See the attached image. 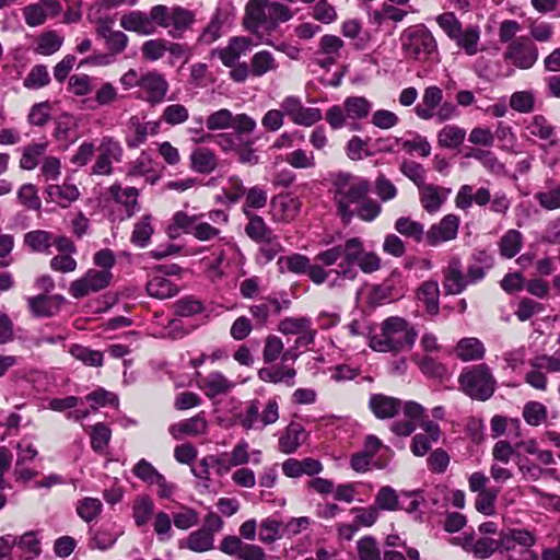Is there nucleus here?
Returning <instances> with one entry per match:
<instances>
[{
    "instance_id": "1",
    "label": "nucleus",
    "mask_w": 560,
    "mask_h": 560,
    "mask_svg": "<svg viewBox=\"0 0 560 560\" xmlns=\"http://www.w3.org/2000/svg\"><path fill=\"white\" fill-rule=\"evenodd\" d=\"M370 182L347 172H339L332 179L334 201L345 223L354 215L362 221L372 222L382 212L381 203L369 197Z\"/></svg>"
},
{
    "instance_id": "2",
    "label": "nucleus",
    "mask_w": 560,
    "mask_h": 560,
    "mask_svg": "<svg viewBox=\"0 0 560 560\" xmlns=\"http://www.w3.org/2000/svg\"><path fill=\"white\" fill-rule=\"evenodd\" d=\"M339 259L342 261L339 264V269L334 272L346 279L355 278L354 265L365 273L374 272L381 266L380 257L373 252H366L359 237H351L343 244L322 250L315 256L316 261L327 267L335 265Z\"/></svg>"
},
{
    "instance_id": "3",
    "label": "nucleus",
    "mask_w": 560,
    "mask_h": 560,
    "mask_svg": "<svg viewBox=\"0 0 560 560\" xmlns=\"http://www.w3.org/2000/svg\"><path fill=\"white\" fill-rule=\"evenodd\" d=\"M290 8L276 0H249L245 7L243 26L262 43L270 45L266 37L275 32L280 23L290 21Z\"/></svg>"
},
{
    "instance_id": "4",
    "label": "nucleus",
    "mask_w": 560,
    "mask_h": 560,
    "mask_svg": "<svg viewBox=\"0 0 560 560\" xmlns=\"http://www.w3.org/2000/svg\"><path fill=\"white\" fill-rule=\"evenodd\" d=\"M417 332L401 317H389L382 324V331L371 339V348L378 352H399L410 349L415 343Z\"/></svg>"
},
{
    "instance_id": "5",
    "label": "nucleus",
    "mask_w": 560,
    "mask_h": 560,
    "mask_svg": "<svg viewBox=\"0 0 560 560\" xmlns=\"http://www.w3.org/2000/svg\"><path fill=\"white\" fill-rule=\"evenodd\" d=\"M439 27L455 43L467 56H475L479 49L480 28L477 25L463 27L462 22L454 12H444L435 18Z\"/></svg>"
},
{
    "instance_id": "6",
    "label": "nucleus",
    "mask_w": 560,
    "mask_h": 560,
    "mask_svg": "<svg viewBox=\"0 0 560 560\" xmlns=\"http://www.w3.org/2000/svg\"><path fill=\"white\" fill-rule=\"evenodd\" d=\"M257 523L255 520L244 522L240 527V535H228L221 541L219 550L228 556L235 557L238 560H268L265 550L253 544H246L242 540H255Z\"/></svg>"
},
{
    "instance_id": "7",
    "label": "nucleus",
    "mask_w": 560,
    "mask_h": 560,
    "mask_svg": "<svg viewBox=\"0 0 560 560\" xmlns=\"http://www.w3.org/2000/svg\"><path fill=\"white\" fill-rule=\"evenodd\" d=\"M401 49L408 59L425 62L438 54V42L423 24L407 27L400 35Z\"/></svg>"
},
{
    "instance_id": "8",
    "label": "nucleus",
    "mask_w": 560,
    "mask_h": 560,
    "mask_svg": "<svg viewBox=\"0 0 560 560\" xmlns=\"http://www.w3.org/2000/svg\"><path fill=\"white\" fill-rule=\"evenodd\" d=\"M458 383L460 390L471 399L485 401L494 393L497 381L486 364H477L464 370Z\"/></svg>"
},
{
    "instance_id": "9",
    "label": "nucleus",
    "mask_w": 560,
    "mask_h": 560,
    "mask_svg": "<svg viewBox=\"0 0 560 560\" xmlns=\"http://www.w3.org/2000/svg\"><path fill=\"white\" fill-rule=\"evenodd\" d=\"M536 540L535 534L528 529H509L501 533V553L508 560H539L538 555L532 550Z\"/></svg>"
},
{
    "instance_id": "10",
    "label": "nucleus",
    "mask_w": 560,
    "mask_h": 560,
    "mask_svg": "<svg viewBox=\"0 0 560 560\" xmlns=\"http://www.w3.org/2000/svg\"><path fill=\"white\" fill-rule=\"evenodd\" d=\"M153 18L156 19L159 26L168 28V34L173 38H180L195 21L191 11L182 7L168 8L163 4L153 7Z\"/></svg>"
},
{
    "instance_id": "11",
    "label": "nucleus",
    "mask_w": 560,
    "mask_h": 560,
    "mask_svg": "<svg viewBox=\"0 0 560 560\" xmlns=\"http://www.w3.org/2000/svg\"><path fill=\"white\" fill-rule=\"evenodd\" d=\"M240 424L245 431L264 429L273 424L279 419V405L275 399H270L260 410V402L257 399L250 400L244 411L238 416Z\"/></svg>"
},
{
    "instance_id": "12",
    "label": "nucleus",
    "mask_w": 560,
    "mask_h": 560,
    "mask_svg": "<svg viewBox=\"0 0 560 560\" xmlns=\"http://www.w3.org/2000/svg\"><path fill=\"white\" fill-rule=\"evenodd\" d=\"M113 279V272L108 270L89 269L83 276L69 284V294L80 300L106 289Z\"/></svg>"
},
{
    "instance_id": "13",
    "label": "nucleus",
    "mask_w": 560,
    "mask_h": 560,
    "mask_svg": "<svg viewBox=\"0 0 560 560\" xmlns=\"http://www.w3.org/2000/svg\"><path fill=\"white\" fill-rule=\"evenodd\" d=\"M503 58L520 69H529L538 59V48L528 37L522 36L509 44Z\"/></svg>"
},
{
    "instance_id": "14",
    "label": "nucleus",
    "mask_w": 560,
    "mask_h": 560,
    "mask_svg": "<svg viewBox=\"0 0 560 560\" xmlns=\"http://www.w3.org/2000/svg\"><path fill=\"white\" fill-rule=\"evenodd\" d=\"M97 152L92 174L110 175L113 173V163H118L122 159L124 149L121 144L113 137L106 136L101 139Z\"/></svg>"
},
{
    "instance_id": "15",
    "label": "nucleus",
    "mask_w": 560,
    "mask_h": 560,
    "mask_svg": "<svg viewBox=\"0 0 560 560\" xmlns=\"http://www.w3.org/2000/svg\"><path fill=\"white\" fill-rule=\"evenodd\" d=\"M280 107L294 124L300 126L310 127L323 118L319 108L305 107L296 96H287Z\"/></svg>"
},
{
    "instance_id": "16",
    "label": "nucleus",
    "mask_w": 560,
    "mask_h": 560,
    "mask_svg": "<svg viewBox=\"0 0 560 560\" xmlns=\"http://www.w3.org/2000/svg\"><path fill=\"white\" fill-rule=\"evenodd\" d=\"M120 26L127 31L142 36L153 35L156 32V19L153 18V7L149 14L142 11L124 13L119 21Z\"/></svg>"
},
{
    "instance_id": "17",
    "label": "nucleus",
    "mask_w": 560,
    "mask_h": 560,
    "mask_svg": "<svg viewBox=\"0 0 560 560\" xmlns=\"http://www.w3.org/2000/svg\"><path fill=\"white\" fill-rule=\"evenodd\" d=\"M160 130L159 121L143 122L138 116H131L127 121L125 141L129 149L139 148L143 144L149 135H156Z\"/></svg>"
},
{
    "instance_id": "18",
    "label": "nucleus",
    "mask_w": 560,
    "mask_h": 560,
    "mask_svg": "<svg viewBox=\"0 0 560 560\" xmlns=\"http://www.w3.org/2000/svg\"><path fill=\"white\" fill-rule=\"evenodd\" d=\"M140 91L148 103L155 105L166 96L168 83L163 74L158 71H149L140 75Z\"/></svg>"
},
{
    "instance_id": "19",
    "label": "nucleus",
    "mask_w": 560,
    "mask_h": 560,
    "mask_svg": "<svg viewBox=\"0 0 560 560\" xmlns=\"http://www.w3.org/2000/svg\"><path fill=\"white\" fill-rule=\"evenodd\" d=\"M61 12V5L57 0H40L23 9L25 23L35 27L45 23L48 18L57 16Z\"/></svg>"
},
{
    "instance_id": "20",
    "label": "nucleus",
    "mask_w": 560,
    "mask_h": 560,
    "mask_svg": "<svg viewBox=\"0 0 560 560\" xmlns=\"http://www.w3.org/2000/svg\"><path fill=\"white\" fill-rule=\"evenodd\" d=\"M254 46L253 39L247 36H234L228 45L217 49V55L225 67H233L242 56H245Z\"/></svg>"
},
{
    "instance_id": "21",
    "label": "nucleus",
    "mask_w": 560,
    "mask_h": 560,
    "mask_svg": "<svg viewBox=\"0 0 560 560\" xmlns=\"http://www.w3.org/2000/svg\"><path fill=\"white\" fill-rule=\"evenodd\" d=\"M467 285L462 261L458 257H453L443 270V288L445 293L452 295L460 294Z\"/></svg>"
},
{
    "instance_id": "22",
    "label": "nucleus",
    "mask_w": 560,
    "mask_h": 560,
    "mask_svg": "<svg viewBox=\"0 0 560 560\" xmlns=\"http://www.w3.org/2000/svg\"><path fill=\"white\" fill-rule=\"evenodd\" d=\"M300 211V202L288 195H277L271 198L269 213L275 222H289Z\"/></svg>"
},
{
    "instance_id": "23",
    "label": "nucleus",
    "mask_w": 560,
    "mask_h": 560,
    "mask_svg": "<svg viewBox=\"0 0 560 560\" xmlns=\"http://www.w3.org/2000/svg\"><path fill=\"white\" fill-rule=\"evenodd\" d=\"M459 225L458 217L454 214L445 215L438 224H434L427 232L429 245L436 246L440 243L454 240L457 235Z\"/></svg>"
},
{
    "instance_id": "24",
    "label": "nucleus",
    "mask_w": 560,
    "mask_h": 560,
    "mask_svg": "<svg viewBox=\"0 0 560 560\" xmlns=\"http://www.w3.org/2000/svg\"><path fill=\"white\" fill-rule=\"evenodd\" d=\"M308 433L301 423L291 422L279 438V451L283 454H293L305 443Z\"/></svg>"
},
{
    "instance_id": "25",
    "label": "nucleus",
    "mask_w": 560,
    "mask_h": 560,
    "mask_svg": "<svg viewBox=\"0 0 560 560\" xmlns=\"http://www.w3.org/2000/svg\"><path fill=\"white\" fill-rule=\"evenodd\" d=\"M448 194V189L432 184H425L419 188L421 206L429 213L439 211Z\"/></svg>"
},
{
    "instance_id": "26",
    "label": "nucleus",
    "mask_w": 560,
    "mask_h": 560,
    "mask_svg": "<svg viewBox=\"0 0 560 560\" xmlns=\"http://www.w3.org/2000/svg\"><path fill=\"white\" fill-rule=\"evenodd\" d=\"M443 100V92L436 85H431L424 89L422 94L421 104L417 105L415 112L417 116L423 120H429L434 117V110L441 105Z\"/></svg>"
},
{
    "instance_id": "27",
    "label": "nucleus",
    "mask_w": 560,
    "mask_h": 560,
    "mask_svg": "<svg viewBox=\"0 0 560 560\" xmlns=\"http://www.w3.org/2000/svg\"><path fill=\"white\" fill-rule=\"evenodd\" d=\"M208 428L207 420L199 413L184 421L174 423L168 431L175 440H180L184 435H200L206 433Z\"/></svg>"
},
{
    "instance_id": "28",
    "label": "nucleus",
    "mask_w": 560,
    "mask_h": 560,
    "mask_svg": "<svg viewBox=\"0 0 560 560\" xmlns=\"http://www.w3.org/2000/svg\"><path fill=\"white\" fill-rule=\"evenodd\" d=\"M370 409L378 419L393 418L399 411L400 400L383 394H374L369 401Z\"/></svg>"
},
{
    "instance_id": "29",
    "label": "nucleus",
    "mask_w": 560,
    "mask_h": 560,
    "mask_svg": "<svg viewBox=\"0 0 560 560\" xmlns=\"http://www.w3.org/2000/svg\"><path fill=\"white\" fill-rule=\"evenodd\" d=\"M205 214L189 215L185 211H176L166 229V233L171 238H176L182 232L191 234L198 220L202 219Z\"/></svg>"
},
{
    "instance_id": "30",
    "label": "nucleus",
    "mask_w": 560,
    "mask_h": 560,
    "mask_svg": "<svg viewBox=\"0 0 560 560\" xmlns=\"http://www.w3.org/2000/svg\"><path fill=\"white\" fill-rule=\"evenodd\" d=\"M109 194L114 200L125 207L127 217L130 218L138 211V196L139 191L135 187H121L119 184H114L109 188Z\"/></svg>"
},
{
    "instance_id": "31",
    "label": "nucleus",
    "mask_w": 560,
    "mask_h": 560,
    "mask_svg": "<svg viewBox=\"0 0 560 560\" xmlns=\"http://www.w3.org/2000/svg\"><path fill=\"white\" fill-rule=\"evenodd\" d=\"M250 74L256 78L264 77L269 72H276L279 69V63L269 50H259L255 52L249 61Z\"/></svg>"
},
{
    "instance_id": "32",
    "label": "nucleus",
    "mask_w": 560,
    "mask_h": 560,
    "mask_svg": "<svg viewBox=\"0 0 560 560\" xmlns=\"http://www.w3.org/2000/svg\"><path fill=\"white\" fill-rule=\"evenodd\" d=\"M213 534L206 528L191 532L185 540L179 541V548H187L194 552H206L213 549Z\"/></svg>"
},
{
    "instance_id": "33",
    "label": "nucleus",
    "mask_w": 560,
    "mask_h": 560,
    "mask_svg": "<svg viewBox=\"0 0 560 560\" xmlns=\"http://www.w3.org/2000/svg\"><path fill=\"white\" fill-rule=\"evenodd\" d=\"M296 371L293 368L279 364L270 368H262L258 371V376L261 381L268 383H285L288 386H293Z\"/></svg>"
},
{
    "instance_id": "34",
    "label": "nucleus",
    "mask_w": 560,
    "mask_h": 560,
    "mask_svg": "<svg viewBox=\"0 0 560 560\" xmlns=\"http://www.w3.org/2000/svg\"><path fill=\"white\" fill-rule=\"evenodd\" d=\"M248 223L245 226L246 234L256 242L271 243L276 236L267 226L266 222L260 215L246 211Z\"/></svg>"
},
{
    "instance_id": "35",
    "label": "nucleus",
    "mask_w": 560,
    "mask_h": 560,
    "mask_svg": "<svg viewBox=\"0 0 560 560\" xmlns=\"http://www.w3.org/2000/svg\"><path fill=\"white\" fill-rule=\"evenodd\" d=\"M46 192L50 201L56 202L63 208H67L80 196L79 189L72 184L49 185Z\"/></svg>"
},
{
    "instance_id": "36",
    "label": "nucleus",
    "mask_w": 560,
    "mask_h": 560,
    "mask_svg": "<svg viewBox=\"0 0 560 560\" xmlns=\"http://www.w3.org/2000/svg\"><path fill=\"white\" fill-rule=\"evenodd\" d=\"M486 349L482 342L477 338H463L456 347L455 353L462 361H474L483 358Z\"/></svg>"
},
{
    "instance_id": "37",
    "label": "nucleus",
    "mask_w": 560,
    "mask_h": 560,
    "mask_svg": "<svg viewBox=\"0 0 560 560\" xmlns=\"http://www.w3.org/2000/svg\"><path fill=\"white\" fill-rule=\"evenodd\" d=\"M343 47L341 38L335 35H324L318 44L317 54L324 55L325 60L320 61L322 66L332 65L340 57V50Z\"/></svg>"
},
{
    "instance_id": "38",
    "label": "nucleus",
    "mask_w": 560,
    "mask_h": 560,
    "mask_svg": "<svg viewBox=\"0 0 560 560\" xmlns=\"http://www.w3.org/2000/svg\"><path fill=\"white\" fill-rule=\"evenodd\" d=\"M203 383H205L203 388L206 389V395L209 398H213L219 395L228 394L235 386V384L232 381H230L221 372H211L203 380Z\"/></svg>"
},
{
    "instance_id": "39",
    "label": "nucleus",
    "mask_w": 560,
    "mask_h": 560,
    "mask_svg": "<svg viewBox=\"0 0 560 560\" xmlns=\"http://www.w3.org/2000/svg\"><path fill=\"white\" fill-rule=\"evenodd\" d=\"M191 168L201 174H209L215 170L218 160L212 151L198 148L190 154Z\"/></svg>"
},
{
    "instance_id": "40",
    "label": "nucleus",
    "mask_w": 560,
    "mask_h": 560,
    "mask_svg": "<svg viewBox=\"0 0 560 560\" xmlns=\"http://www.w3.org/2000/svg\"><path fill=\"white\" fill-rule=\"evenodd\" d=\"M417 295L430 314L436 315L439 313L440 288L436 281L423 282L418 289Z\"/></svg>"
},
{
    "instance_id": "41",
    "label": "nucleus",
    "mask_w": 560,
    "mask_h": 560,
    "mask_svg": "<svg viewBox=\"0 0 560 560\" xmlns=\"http://www.w3.org/2000/svg\"><path fill=\"white\" fill-rule=\"evenodd\" d=\"M147 292L152 298L164 300L176 295L178 289L167 278L155 276L147 283Z\"/></svg>"
},
{
    "instance_id": "42",
    "label": "nucleus",
    "mask_w": 560,
    "mask_h": 560,
    "mask_svg": "<svg viewBox=\"0 0 560 560\" xmlns=\"http://www.w3.org/2000/svg\"><path fill=\"white\" fill-rule=\"evenodd\" d=\"M465 129L456 125H446L438 133V144L446 149L458 148L465 140Z\"/></svg>"
},
{
    "instance_id": "43",
    "label": "nucleus",
    "mask_w": 560,
    "mask_h": 560,
    "mask_svg": "<svg viewBox=\"0 0 560 560\" xmlns=\"http://www.w3.org/2000/svg\"><path fill=\"white\" fill-rule=\"evenodd\" d=\"M347 116L351 120H360L370 114L372 104L364 96H349L343 102Z\"/></svg>"
},
{
    "instance_id": "44",
    "label": "nucleus",
    "mask_w": 560,
    "mask_h": 560,
    "mask_svg": "<svg viewBox=\"0 0 560 560\" xmlns=\"http://www.w3.org/2000/svg\"><path fill=\"white\" fill-rule=\"evenodd\" d=\"M282 307L277 299L268 298L262 303L252 305L249 313L257 320L258 324H266L271 314H280Z\"/></svg>"
},
{
    "instance_id": "45",
    "label": "nucleus",
    "mask_w": 560,
    "mask_h": 560,
    "mask_svg": "<svg viewBox=\"0 0 560 560\" xmlns=\"http://www.w3.org/2000/svg\"><path fill=\"white\" fill-rule=\"evenodd\" d=\"M523 236L517 230H509L500 240V254L505 258H512L522 248Z\"/></svg>"
},
{
    "instance_id": "46",
    "label": "nucleus",
    "mask_w": 560,
    "mask_h": 560,
    "mask_svg": "<svg viewBox=\"0 0 560 560\" xmlns=\"http://www.w3.org/2000/svg\"><path fill=\"white\" fill-rule=\"evenodd\" d=\"M92 448L100 454H104L110 438L112 431L105 423H96L89 429Z\"/></svg>"
},
{
    "instance_id": "47",
    "label": "nucleus",
    "mask_w": 560,
    "mask_h": 560,
    "mask_svg": "<svg viewBox=\"0 0 560 560\" xmlns=\"http://www.w3.org/2000/svg\"><path fill=\"white\" fill-rule=\"evenodd\" d=\"M47 150V142L32 143L23 149L20 159V167L26 171L34 170L38 164V159Z\"/></svg>"
},
{
    "instance_id": "48",
    "label": "nucleus",
    "mask_w": 560,
    "mask_h": 560,
    "mask_svg": "<svg viewBox=\"0 0 560 560\" xmlns=\"http://www.w3.org/2000/svg\"><path fill=\"white\" fill-rule=\"evenodd\" d=\"M24 243L33 252L47 253L52 245V236L44 230L31 231L24 235Z\"/></svg>"
},
{
    "instance_id": "49",
    "label": "nucleus",
    "mask_w": 560,
    "mask_h": 560,
    "mask_svg": "<svg viewBox=\"0 0 560 560\" xmlns=\"http://www.w3.org/2000/svg\"><path fill=\"white\" fill-rule=\"evenodd\" d=\"M133 474L148 483H155L159 487L166 486V479L148 460L140 459L133 467Z\"/></svg>"
},
{
    "instance_id": "50",
    "label": "nucleus",
    "mask_w": 560,
    "mask_h": 560,
    "mask_svg": "<svg viewBox=\"0 0 560 560\" xmlns=\"http://www.w3.org/2000/svg\"><path fill=\"white\" fill-rule=\"evenodd\" d=\"M16 547L22 551L25 560H33L40 555V542L35 532H26L18 537Z\"/></svg>"
},
{
    "instance_id": "51",
    "label": "nucleus",
    "mask_w": 560,
    "mask_h": 560,
    "mask_svg": "<svg viewBox=\"0 0 560 560\" xmlns=\"http://www.w3.org/2000/svg\"><path fill=\"white\" fill-rule=\"evenodd\" d=\"M152 217L143 215L139 222L135 224L131 242L138 247H145L153 234Z\"/></svg>"
},
{
    "instance_id": "52",
    "label": "nucleus",
    "mask_w": 560,
    "mask_h": 560,
    "mask_svg": "<svg viewBox=\"0 0 560 560\" xmlns=\"http://www.w3.org/2000/svg\"><path fill=\"white\" fill-rule=\"evenodd\" d=\"M102 502L96 498H83L77 503V513L85 522L96 520L102 512Z\"/></svg>"
},
{
    "instance_id": "53",
    "label": "nucleus",
    "mask_w": 560,
    "mask_h": 560,
    "mask_svg": "<svg viewBox=\"0 0 560 560\" xmlns=\"http://www.w3.org/2000/svg\"><path fill=\"white\" fill-rule=\"evenodd\" d=\"M547 408L539 401H528L523 408V418L527 424L538 427L547 420Z\"/></svg>"
},
{
    "instance_id": "54",
    "label": "nucleus",
    "mask_w": 560,
    "mask_h": 560,
    "mask_svg": "<svg viewBox=\"0 0 560 560\" xmlns=\"http://www.w3.org/2000/svg\"><path fill=\"white\" fill-rule=\"evenodd\" d=\"M31 313L35 317H50L56 313L48 294H38L27 299Z\"/></svg>"
},
{
    "instance_id": "55",
    "label": "nucleus",
    "mask_w": 560,
    "mask_h": 560,
    "mask_svg": "<svg viewBox=\"0 0 560 560\" xmlns=\"http://www.w3.org/2000/svg\"><path fill=\"white\" fill-rule=\"evenodd\" d=\"M395 230L407 237L420 241L424 234L423 225L408 217L398 218L395 222Z\"/></svg>"
},
{
    "instance_id": "56",
    "label": "nucleus",
    "mask_w": 560,
    "mask_h": 560,
    "mask_svg": "<svg viewBox=\"0 0 560 560\" xmlns=\"http://www.w3.org/2000/svg\"><path fill=\"white\" fill-rule=\"evenodd\" d=\"M310 262L308 257L301 254H292L278 260L281 271L285 269L296 275L306 273Z\"/></svg>"
},
{
    "instance_id": "57",
    "label": "nucleus",
    "mask_w": 560,
    "mask_h": 560,
    "mask_svg": "<svg viewBox=\"0 0 560 560\" xmlns=\"http://www.w3.org/2000/svg\"><path fill=\"white\" fill-rule=\"evenodd\" d=\"M357 552L360 560H382L377 541L372 536H364L357 541Z\"/></svg>"
},
{
    "instance_id": "58",
    "label": "nucleus",
    "mask_w": 560,
    "mask_h": 560,
    "mask_svg": "<svg viewBox=\"0 0 560 560\" xmlns=\"http://www.w3.org/2000/svg\"><path fill=\"white\" fill-rule=\"evenodd\" d=\"M154 510L152 500L148 497H140L135 501L132 512L137 526L145 525L151 518Z\"/></svg>"
},
{
    "instance_id": "59",
    "label": "nucleus",
    "mask_w": 560,
    "mask_h": 560,
    "mask_svg": "<svg viewBox=\"0 0 560 560\" xmlns=\"http://www.w3.org/2000/svg\"><path fill=\"white\" fill-rule=\"evenodd\" d=\"M174 310L175 313L179 316L190 317L202 313L205 307L202 301L196 299L195 296L188 295L177 300L174 303Z\"/></svg>"
},
{
    "instance_id": "60",
    "label": "nucleus",
    "mask_w": 560,
    "mask_h": 560,
    "mask_svg": "<svg viewBox=\"0 0 560 560\" xmlns=\"http://www.w3.org/2000/svg\"><path fill=\"white\" fill-rule=\"evenodd\" d=\"M515 447L522 448L526 454L535 455L542 465H551L553 463L552 453L548 450H540L535 439L520 441L515 444Z\"/></svg>"
},
{
    "instance_id": "61",
    "label": "nucleus",
    "mask_w": 560,
    "mask_h": 560,
    "mask_svg": "<svg viewBox=\"0 0 560 560\" xmlns=\"http://www.w3.org/2000/svg\"><path fill=\"white\" fill-rule=\"evenodd\" d=\"M399 171L407 178H409L418 188L425 185V170L424 167L415 161L405 160L399 166Z\"/></svg>"
},
{
    "instance_id": "62",
    "label": "nucleus",
    "mask_w": 560,
    "mask_h": 560,
    "mask_svg": "<svg viewBox=\"0 0 560 560\" xmlns=\"http://www.w3.org/2000/svg\"><path fill=\"white\" fill-rule=\"evenodd\" d=\"M283 525L275 518H266L260 524L259 539L265 544H270L283 535Z\"/></svg>"
},
{
    "instance_id": "63",
    "label": "nucleus",
    "mask_w": 560,
    "mask_h": 560,
    "mask_svg": "<svg viewBox=\"0 0 560 560\" xmlns=\"http://www.w3.org/2000/svg\"><path fill=\"white\" fill-rule=\"evenodd\" d=\"M374 189L376 196L382 202H388L395 199L398 195V189L395 184L384 174H378V176L375 178Z\"/></svg>"
},
{
    "instance_id": "64",
    "label": "nucleus",
    "mask_w": 560,
    "mask_h": 560,
    "mask_svg": "<svg viewBox=\"0 0 560 560\" xmlns=\"http://www.w3.org/2000/svg\"><path fill=\"white\" fill-rule=\"evenodd\" d=\"M398 495L389 486L382 487L376 497L374 506L378 510H386V511H396L398 510Z\"/></svg>"
}]
</instances>
